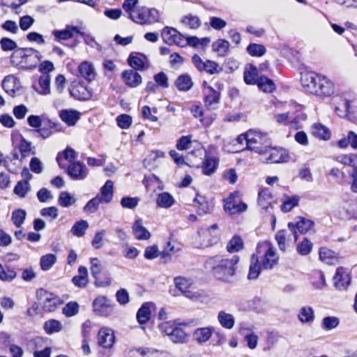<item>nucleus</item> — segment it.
<instances>
[{
    "instance_id": "e2e57ef3",
    "label": "nucleus",
    "mask_w": 357,
    "mask_h": 357,
    "mask_svg": "<svg viewBox=\"0 0 357 357\" xmlns=\"http://www.w3.org/2000/svg\"><path fill=\"white\" fill-rule=\"evenodd\" d=\"M136 354L140 355L141 357H164L162 352L149 348H139L136 350Z\"/></svg>"
},
{
    "instance_id": "774afa93",
    "label": "nucleus",
    "mask_w": 357,
    "mask_h": 357,
    "mask_svg": "<svg viewBox=\"0 0 357 357\" xmlns=\"http://www.w3.org/2000/svg\"><path fill=\"white\" fill-rule=\"evenodd\" d=\"M35 20L31 16L26 15L20 17L19 26L22 31H25L32 26Z\"/></svg>"
},
{
    "instance_id": "a878e982",
    "label": "nucleus",
    "mask_w": 357,
    "mask_h": 357,
    "mask_svg": "<svg viewBox=\"0 0 357 357\" xmlns=\"http://www.w3.org/2000/svg\"><path fill=\"white\" fill-rule=\"evenodd\" d=\"M20 142L15 146L20 153V161L22 162L26 157L29 156L31 153L35 154V152H31V142L26 140L22 135H20Z\"/></svg>"
},
{
    "instance_id": "423d86ee",
    "label": "nucleus",
    "mask_w": 357,
    "mask_h": 357,
    "mask_svg": "<svg viewBox=\"0 0 357 357\" xmlns=\"http://www.w3.org/2000/svg\"><path fill=\"white\" fill-rule=\"evenodd\" d=\"M94 312L102 317L109 316L113 311V305L110 300L106 296H98L93 302Z\"/></svg>"
},
{
    "instance_id": "dca6fc26",
    "label": "nucleus",
    "mask_w": 357,
    "mask_h": 357,
    "mask_svg": "<svg viewBox=\"0 0 357 357\" xmlns=\"http://www.w3.org/2000/svg\"><path fill=\"white\" fill-rule=\"evenodd\" d=\"M69 91L70 96L78 100H89L92 96L91 91L89 90L86 86L81 84L74 86L73 89Z\"/></svg>"
},
{
    "instance_id": "f03ea898",
    "label": "nucleus",
    "mask_w": 357,
    "mask_h": 357,
    "mask_svg": "<svg viewBox=\"0 0 357 357\" xmlns=\"http://www.w3.org/2000/svg\"><path fill=\"white\" fill-rule=\"evenodd\" d=\"M40 52L32 47H20L10 56V63L13 66L22 69L35 68L42 59Z\"/></svg>"
},
{
    "instance_id": "6e6552de",
    "label": "nucleus",
    "mask_w": 357,
    "mask_h": 357,
    "mask_svg": "<svg viewBox=\"0 0 357 357\" xmlns=\"http://www.w3.org/2000/svg\"><path fill=\"white\" fill-rule=\"evenodd\" d=\"M36 296L38 300L44 299L43 310L46 312H54L58 305V298L47 290L40 288L36 291Z\"/></svg>"
},
{
    "instance_id": "ddd939ff",
    "label": "nucleus",
    "mask_w": 357,
    "mask_h": 357,
    "mask_svg": "<svg viewBox=\"0 0 357 357\" xmlns=\"http://www.w3.org/2000/svg\"><path fill=\"white\" fill-rule=\"evenodd\" d=\"M333 280L335 287L339 289H345L350 284L349 275L342 266L337 268Z\"/></svg>"
},
{
    "instance_id": "09e8293b",
    "label": "nucleus",
    "mask_w": 357,
    "mask_h": 357,
    "mask_svg": "<svg viewBox=\"0 0 357 357\" xmlns=\"http://www.w3.org/2000/svg\"><path fill=\"white\" fill-rule=\"evenodd\" d=\"M76 199L67 191H62L60 192L58 203L64 208H68L73 204Z\"/></svg>"
},
{
    "instance_id": "a18cd8bd",
    "label": "nucleus",
    "mask_w": 357,
    "mask_h": 357,
    "mask_svg": "<svg viewBox=\"0 0 357 357\" xmlns=\"http://www.w3.org/2000/svg\"><path fill=\"white\" fill-rule=\"evenodd\" d=\"M300 197L298 195L288 196L287 199L283 202L281 206V210L283 212H289L294 207L298 205Z\"/></svg>"
},
{
    "instance_id": "f704fd0d",
    "label": "nucleus",
    "mask_w": 357,
    "mask_h": 357,
    "mask_svg": "<svg viewBox=\"0 0 357 357\" xmlns=\"http://www.w3.org/2000/svg\"><path fill=\"white\" fill-rule=\"evenodd\" d=\"M147 16L146 7H142L140 8H137L134 13H130V16H128V18L135 23L145 24H148Z\"/></svg>"
},
{
    "instance_id": "ea45409f",
    "label": "nucleus",
    "mask_w": 357,
    "mask_h": 357,
    "mask_svg": "<svg viewBox=\"0 0 357 357\" xmlns=\"http://www.w3.org/2000/svg\"><path fill=\"white\" fill-rule=\"evenodd\" d=\"M89 227V223L86 220H80L77 221L71 227L70 232L77 237H82L85 234L86 230Z\"/></svg>"
},
{
    "instance_id": "473e14b6",
    "label": "nucleus",
    "mask_w": 357,
    "mask_h": 357,
    "mask_svg": "<svg viewBox=\"0 0 357 357\" xmlns=\"http://www.w3.org/2000/svg\"><path fill=\"white\" fill-rule=\"evenodd\" d=\"M156 203L160 208H169L174 205L175 199L170 193L164 192L158 195Z\"/></svg>"
},
{
    "instance_id": "e433bc0d",
    "label": "nucleus",
    "mask_w": 357,
    "mask_h": 357,
    "mask_svg": "<svg viewBox=\"0 0 357 357\" xmlns=\"http://www.w3.org/2000/svg\"><path fill=\"white\" fill-rule=\"evenodd\" d=\"M229 48V43L225 39H218L212 44L213 51L217 52L220 56H225Z\"/></svg>"
},
{
    "instance_id": "a211bd4d",
    "label": "nucleus",
    "mask_w": 357,
    "mask_h": 357,
    "mask_svg": "<svg viewBox=\"0 0 357 357\" xmlns=\"http://www.w3.org/2000/svg\"><path fill=\"white\" fill-rule=\"evenodd\" d=\"M174 85L179 91H188L194 85L192 77L188 73L180 75L175 80Z\"/></svg>"
},
{
    "instance_id": "c9c22d12",
    "label": "nucleus",
    "mask_w": 357,
    "mask_h": 357,
    "mask_svg": "<svg viewBox=\"0 0 357 357\" xmlns=\"http://www.w3.org/2000/svg\"><path fill=\"white\" fill-rule=\"evenodd\" d=\"M257 85L260 90L266 93H272L276 89L273 80L263 75L259 77Z\"/></svg>"
},
{
    "instance_id": "bb28decb",
    "label": "nucleus",
    "mask_w": 357,
    "mask_h": 357,
    "mask_svg": "<svg viewBox=\"0 0 357 357\" xmlns=\"http://www.w3.org/2000/svg\"><path fill=\"white\" fill-rule=\"evenodd\" d=\"M132 231L138 240H147L151 237L150 232L143 226L142 219L136 220L132 225Z\"/></svg>"
},
{
    "instance_id": "0eeeda50",
    "label": "nucleus",
    "mask_w": 357,
    "mask_h": 357,
    "mask_svg": "<svg viewBox=\"0 0 357 357\" xmlns=\"http://www.w3.org/2000/svg\"><path fill=\"white\" fill-rule=\"evenodd\" d=\"M128 64L135 70H144L149 68V60L144 54L132 52L128 59Z\"/></svg>"
},
{
    "instance_id": "20e7f679",
    "label": "nucleus",
    "mask_w": 357,
    "mask_h": 357,
    "mask_svg": "<svg viewBox=\"0 0 357 357\" xmlns=\"http://www.w3.org/2000/svg\"><path fill=\"white\" fill-rule=\"evenodd\" d=\"M295 222H289L288 228L294 235V241L298 239L297 231L301 234H306L314 226V221L303 217L298 216L295 218Z\"/></svg>"
},
{
    "instance_id": "13d9d810",
    "label": "nucleus",
    "mask_w": 357,
    "mask_h": 357,
    "mask_svg": "<svg viewBox=\"0 0 357 357\" xmlns=\"http://www.w3.org/2000/svg\"><path fill=\"white\" fill-rule=\"evenodd\" d=\"M139 200L140 199L137 197L125 196L121 198L120 203L124 208L134 209L137 206Z\"/></svg>"
},
{
    "instance_id": "c03bdc74",
    "label": "nucleus",
    "mask_w": 357,
    "mask_h": 357,
    "mask_svg": "<svg viewBox=\"0 0 357 357\" xmlns=\"http://www.w3.org/2000/svg\"><path fill=\"white\" fill-rule=\"evenodd\" d=\"M43 328L47 334L50 335L59 332L62 329V325L58 320L50 319L44 323Z\"/></svg>"
},
{
    "instance_id": "9d476101",
    "label": "nucleus",
    "mask_w": 357,
    "mask_h": 357,
    "mask_svg": "<svg viewBox=\"0 0 357 357\" xmlns=\"http://www.w3.org/2000/svg\"><path fill=\"white\" fill-rule=\"evenodd\" d=\"M79 26L74 25H66L65 29L61 30L54 29L52 34L54 36L55 40H67L74 38L75 35H77L79 32Z\"/></svg>"
},
{
    "instance_id": "5701e85b",
    "label": "nucleus",
    "mask_w": 357,
    "mask_h": 357,
    "mask_svg": "<svg viewBox=\"0 0 357 357\" xmlns=\"http://www.w3.org/2000/svg\"><path fill=\"white\" fill-rule=\"evenodd\" d=\"M321 79L315 95L323 97L331 96L334 93L333 83L325 76Z\"/></svg>"
},
{
    "instance_id": "4be33fe9",
    "label": "nucleus",
    "mask_w": 357,
    "mask_h": 357,
    "mask_svg": "<svg viewBox=\"0 0 357 357\" xmlns=\"http://www.w3.org/2000/svg\"><path fill=\"white\" fill-rule=\"evenodd\" d=\"M220 99V93L215 90L212 86H208L207 91L204 93V102L207 108H211L213 105L218 104Z\"/></svg>"
},
{
    "instance_id": "cd10ccee",
    "label": "nucleus",
    "mask_w": 357,
    "mask_h": 357,
    "mask_svg": "<svg viewBox=\"0 0 357 357\" xmlns=\"http://www.w3.org/2000/svg\"><path fill=\"white\" fill-rule=\"evenodd\" d=\"M152 303L147 302L142 305L137 312L136 317L140 324H146L151 318V306Z\"/></svg>"
},
{
    "instance_id": "680f3d73",
    "label": "nucleus",
    "mask_w": 357,
    "mask_h": 357,
    "mask_svg": "<svg viewBox=\"0 0 357 357\" xmlns=\"http://www.w3.org/2000/svg\"><path fill=\"white\" fill-rule=\"evenodd\" d=\"M339 161L344 165L354 167V169L357 168V164L356 160L357 159V154H349V155H341L338 157Z\"/></svg>"
},
{
    "instance_id": "bf43d9fd",
    "label": "nucleus",
    "mask_w": 357,
    "mask_h": 357,
    "mask_svg": "<svg viewBox=\"0 0 357 357\" xmlns=\"http://www.w3.org/2000/svg\"><path fill=\"white\" fill-rule=\"evenodd\" d=\"M239 192L237 191L231 192L229 196L224 199V210L229 215H232L235 199L238 197Z\"/></svg>"
},
{
    "instance_id": "72a5a7b5",
    "label": "nucleus",
    "mask_w": 357,
    "mask_h": 357,
    "mask_svg": "<svg viewBox=\"0 0 357 357\" xmlns=\"http://www.w3.org/2000/svg\"><path fill=\"white\" fill-rule=\"evenodd\" d=\"M218 320L220 324L226 329H231L235 324V319L231 314L225 311L219 312L218 314Z\"/></svg>"
},
{
    "instance_id": "b1692460",
    "label": "nucleus",
    "mask_w": 357,
    "mask_h": 357,
    "mask_svg": "<svg viewBox=\"0 0 357 357\" xmlns=\"http://www.w3.org/2000/svg\"><path fill=\"white\" fill-rule=\"evenodd\" d=\"M100 199L104 204H109L112 202L114 196V183L112 181L107 180L100 188Z\"/></svg>"
},
{
    "instance_id": "1a4fd4ad",
    "label": "nucleus",
    "mask_w": 357,
    "mask_h": 357,
    "mask_svg": "<svg viewBox=\"0 0 357 357\" xmlns=\"http://www.w3.org/2000/svg\"><path fill=\"white\" fill-rule=\"evenodd\" d=\"M66 173L73 180H83L88 174L86 165L81 161L71 162L66 169Z\"/></svg>"
},
{
    "instance_id": "de8ad7c7",
    "label": "nucleus",
    "mask_w": 357,
    "mask_h": 357,
    "mask_svg": "<svg viewBox=\"0 0 357 357\" xmlns=\"http://www.w3.org/2000/svg\"><path fill=\"white\" fill-rule=\"evenodd\" d=\"M56 257L54 254H47L41 257L40 260V268L43 271L50 270L56 263Z\"/></svg>"
},
{
    "instance_id": "0e129e2a",
    "label": "nucleus",
    "mask_w": 357,
    "mask_h": 357,
    "mask_svg": "<svg viewBox=\"0 0 357 357\" xmlns=\"http://www.w3.org/2000/svg\"><path fill=\"white\" fill-rule=\"evenodd\" d=\"M179 250V248L176 249L174 245H172L170 241L167 243V245L163 250V251L160 253V257L162 259H165V262L170 261L172 255L176 253Z\"/></svg>"
},
{
    "instance_id": "7c9ffc66",
    "label": "nucleus",
    "mask_w": 357,
    "mask_h": 357,
    "mask_svg": "<svg viewBox=\"0 0 357 357\" xmlns=\"http://www.w3.org/2000/svg\"><path fill=\"white\" fill-rule=\"evenodd\" d=\"M312 135L323 140H328L331 137V132L330 130L325 126L321 123H315L312 128Z\"/></svg>"
},
{
    "instance_id": "aec40b11",
    "label": "nucleus",
    "mask_w": 357,
    "mask_h": 357,
    "mask_svg": "<svg viewBox=\"0 0 357 357\" xmlns=\"http://www.w3.org/2000/svg\"><path fill=\"white\" fill-rule=\"evenodd\" d=\"M77 156L76 151L73 148L68 146L63 151L58 153L56 160L61 169H65L66 166L62 163V158H64L71 163L75 161Z\"/></svg>"
},
{
    "instance_id": "603ef678",
    "label": "nucleus",
    "mask_w": 357,
    "mask_h": 357,
    "mask_svg": "<svg viewBox=\"0 0 357 357\" xmlns=\"http://www.w3.org/2000/svg\"><path fill=\"white\" fill-rule=\"evenodd\" d=\"M30 190V184L26 181H19L15 185L13 192L21 198L26 197L27 192Z\"/></svg>"
},
{
    "instance_id": "a19ab883",
    "label": "nucleus",
    "mask_w": 357,
    "mask_h": 357,
    "mask_svg": "<svg viewBox=\"0 0 357 357\" xmlns=\"http://www.w3.org/2000/svg\"><path fill=\"white\" fill-rule=\"evenodd\" d=\"M246 51L252 56L260 57L266 54V49L264 45L250 43L246 48Z\"/></svg>"
},
{
    "instance_id": "69168bd1",
    "label": "nucleus",
    "mask_w": 357,
    "mask_h": 357,
    "mask_svg": "<svg viewBox=\"0 0 357 357\" xmlns=\"http://www.w3.org/2000/svg\"><path fill=\"white\" fill-rule=\"evenodd\" d=\"M335 252L326 248H321L319 250V259L328 264H333Z\"/></svg>"
},
{
    "instance_id": "9b49d317",
    "label": "nucleus",
    "mask_w": 357,
    "mask_h": 357,
    "mask_svg": "<svg viewBox=\"0 0 357 357\" xmlns=\"http://www.w3.org/2000/svg\"><path fill=\"white\" fill-rule=\"evenodd\" d=\"M98 344L104 348L112 347L115 336L113 330L107 328H102L98 334Z\"/></svg>"
},
{
    "instance_id": "58836bf2",
    "label": "nucleus",
    "mask_w": 357,
    "mask_h": 357,
    "mask_svg": "<svg viewBox=\"0 0 357 357\" xmlns=\"http://www.w3.org/2000/svg\"><path fill=\"white\" fill-rule=\"evenodd\" d=\"M298 317L301 323H310L313 321L314 319V313L312 307L309 306L301 307Z\"/></svg>"
},
{
    "instance_id": "39448f33",
    "label": "nucleus",
    "mask_w": 357,
    "mask_h": 357,
    "mask_svg": "<svg viewBox=\"0 0 357 357\" xmlns=\"http://www.w3.org/2000/svg\"><path fill=\"white\" fill-rule=\"evenodd\" d=\"M323 77V75L311 72L302 75L301 80L305 91L315 95Z\"/></svg>"
},
{
    "instance_id": "4d7b16f0",
    "label": "nucleus",
    "mask_w": 357,
    "mask_h": 357,
    "mask_svg": "<svg viewBox=\"0 0 357 357\" xmlns=\"http://www.w3.org/2000/svg\"><path fill=\"white\" fill-rule=\"evenodd\" d=\"M312 249V243L310 241L304 238V239L297 245L296 251L301 255L305 256L310 253Z\"/></svg>"
},
{
    "instance_id": "c85d7f7f",
    "label": "nucleus",
    "mask_w": 357,
    "mask_h": 357,
    "mask_svg": "<svg viewBox=\"0 0 357 357\" xmlns=\"http://www.w3.org/2000/svg\"><path fill=\"white\" fill-rule=\"evenodd\" d=\"M78 71L80 76H82L89 82L95 79L96 74L93 68L87 61H84L79 66Z\"/></svg>"
},
{
    "instance_id": "4c0bfd02",
    "label": "nucleus",
    "mask_w": 357,
    "mask_h": 357,
    "mask_svg": "<svg viewBox=\"0 0 357 357\" xmlns=\"http://www.w3.org/2000/svg\"><path fill=\"white\" fill-rule=\"evenodd\" d=\"M243 248V241L240 236L234 235L227 245V250L229 253L240 251Z\"/></svg>"
},
{
    "instance_id": "3c124183",
    "label": "nucleus",
    "mask_w": 357,
    "mask_h": 357,
    "mask_svg": "<svg viewBox=\"0 0 357 357\" xmlns=\"http://www.w3.org/2000/svg\"><path fill=\"white\" fill-rule=\"evenodd\" d=\"M175 33H176V29L170 26L164 27L161 32L163 42L169 45H173Z\"/></svg>"
},
{
    "instance_id": "7ed1b4c3",
    "label": "nucleus",
    "mask_w": 357,
    "mask_h": 357,
    "mask_svg": "<svg viewBox=\"0 0 357 357\" xmlns=\"http://www.w3.org/2000/svg\"><path fill=\"white\" fill-rule=\"evenodd\" d=\"M262 150L264 151L260 155H267L265 160L268 163H283L289 160L290 156L285 149L264 146Z\"/></svg>"
},
{
    "instance_id": "5fc2aeb1",
    "label": "nucleus",
    "mask_w": 357,
    "mask_h": 357,
    "mask_svg": "<svg viewBox=\"0 0 357 357\" xmlns=\"http://www.w3.org/2000/svg\"><path fill=\"white\" fill-rule=\"evenodd\" d=\"M340 324V319L336 317H326L322 319L321 328L325 331L335 328Z\"/></svg>"
},
{
    "instance_id": "2eb2a0df",
    "label": "nucleus",
    "mask_w": 357,
    "mask_h": 357,
    "mask_svg": "<svg viewBox=\"0 0 357 357\" xmlns=\"http://www.w3.org/2000/svg\"><path fill=\"white\" fill-rule=\"evenodd\" d=\"M214 328L212 326L196 328L193 333V339L199 344L207 342L212 336Z\"/></svg>"
},
{
    "instance_id": "f8f14e48",
    "label": "nucleus",
    "mask_w": 357,
    "mask_h": 357,
    "mask_svg": "<svg viewBox=\"0 0 357 357\" xmlns=\"http://www.w3.org/2000/svg\"><path fill=\"white\" fill-rule=\"evenodd\" d=\"M121 77L125 84L132 88L138 86L142 82V76L133 69L124 70L121 73Z\"/></svg>"
},
{
    "instance_id": "6ab92c4d",
    "label": "nucleus",
    "mask_w": 357,
    "mask_h": 357,
    "mask_svg": "<svg viewBox=\"0 0 357 357\" xmlns=\"http://www.w3.org/2000/svg\"><path fill=\"white\" fill-rule=\"evenodd\" d=\"M59 117L68 126H73L80 119V112L74 109H63L59 112Z\"/></svg>"
},
{
    "instance_id": "37998d69",
    "label": "nucleus",
    "mask_w": 357,
    "mask_h": 357,
    "mask_svg": "<svg viewBox=\"0 0 357 357\" xmlns=\"http://www.w3.org/2000/svg\"><path fill=\"white\" fill-rule=\"evenodd\" d=\"M350 109V101L347 99H341L340 102L335 107V113L341 118L348 116Z\"/></svg>"
},
{
    "instance_id": "f3484780",
    "label": "nucleus",
    "mask_w": 357,
    "mask_h": 357,
    "mask_svg": "<svg viewBox=\"0 0 357 357\" xmlns=\"http://www.w3.org/2000/svg\"><path fill=\"white\" fill-rule=\"evenodd\" d=\"M19 80L13 75L5 77L1 83L3 89L11 97L16 96V92L19 90L17 84Z\"/></svg>"
},
{
    "instance_id": "412c9836",
    "label": "nucleus",
    "mask_w": 357,
    "mask_h": 357,
    "mask_svg": "<svg viewBox=\"0 0 357 357\" xmlns=\"http://www.w3.org/2000/svg\"><path fill=\"white\" fill-rule=\"evenodd\" d=\"M219 165V159L214 156H205L202 162V172L204 175L210 176L217 169Z\"/></svg>"
},
{
    "instance_id": "49530a36",
    "label": "nucleus",
    "mask_w": 357,
    "mask_h": 357,
    "mask_svg": "<svg viewBox=\"0 0 357 357\" xmlns=\"http://www.w3.org/2000/svg\"><path fill=\"white\" fill-rule=\"evenodd\" d=\"M38 84L41 89L37 91L41 95H48L50 93V76L49 75H40L38 79Z\"/></svg>"
},
{
    "instance_id": "f257e3e1",
    "label": "nucleus",
    "mask_w": 357,
    "mask_h": 357,
    "mask_svg": "<svg viewBox=\"0 0 357 357\" xmlns=\"http://www.w3.org/2000/svg\"><path fill=\"white\" fill-rule=\"evenodd\" d=\"M238 261L239 257L238 255H234L231 259L217 255L208 259L206 264L211 269L213 275L218 280L229 282L230 278L235 274V266Z\"/></svg>"
},
{
    "instance_id": "393cba45",
    "label": "nucleus",
    "mask_w": 357,
    "mask_h": 357,
    "mask_svg": "<svg viewBox=\"0 0 357 357\" xmlns=\"http://www.w3.org/2000/svg\"><path fill=\"white\" fill-rule=\"evenodd\" d=\"M278 263V258L275 257V252L272 247L266 250L262 261L261 266L264 269L271 270Z\"/></svg>"
},
{
    "instance_id": "6e6d98bb",
    "label": "nucleus",
    "mask_w": 357,
    "mask_h": 357,
    "mask_svg": "<svg viewBox=\"0 0 357 357\" xmlns=\"http://www.w3.org/2000/svg\"><path fill=\"white\" fill-rule=\"evenodd\" d=\"M100 204H104L98 195L95 197L90 199L84 207V211L89 213H95Z\"/></svg>"
},
{
    "instance_id": "052dcab7",
    "label": "nucleus",
    "mask_w": 357,
    "mask_h": 357,
    "mask_svg": "<svg viewBox=\"0 0 357 357\" xmlns=\"http://www.w3.org/2000/svg\"><path fill=\"white\" fill-rule=\"evenodd\" d=\"M79 307V306L77 302L70 301L66 304L62 310V312L67 317H70L78 313Z\"/></svg>"
},
{
    "instance_id": "4468645a",
    "label": "nucleus",
    "mask_w": 357,
    "mask_h": 357,
    "mask_svg": "<svg viewBox=\"0 0 357 357\" xmlns=\"http://www.w3.org/2000/svg\"><path fill=\"white\" fill-rule=\"evenodd\" d=\"M259 70L252 63L246 66L243 73V79L245 84L249 85L257 84L259 80Z\"/></svg>"
},
{
    "instance_id": "2f4dec72",
    "label": "nucleus",
    "mask_w": 357,
    "mask_h": 357,
    "mask_svg": "<svg viewBox=\"0 0 357 357\" xmlns=\"http://www.w3.org/2000/svg\"><path fill=\"white\" fill-rule=\"evenodd\" d=\"M261 266H260L259 263L258 257L255 254L252 255L251 263L249 267V272L248 275V280H255L257 279L261 270Z\"/></svg>"
},
{
    "instance_id": "8fccbe9b",
    "label": "nucleus",
    "mask_w": 357,
    "mask_h": 357,
    "mask_svg": "<svg viewBox=\"0 0 357 357\" xmlns=\"http://www.w3.org/2000/svg\"><path fill=\"white\" fill-rule=\"evenodd\" d=\"M26 216V213L24 209H16L12 213L11 220L16 227H20L24 223Z\"/></svg>"
},
{
    "instance_id": "338daca9",
    "label": "nucleus",
    "mask_w": 357,
    "mask_h": 357,
    "mask_svg": "<svg viewBox=\"0 0 357 357\" xmlns=\"http://www.w3.org/2000/svg\"><path fill=\"white\" fill-rule=\"evenodd\" d=\"M132 117L126 114H120L116 117V123L121 129H128L132 124Z\"/></svg>"
},
{
    "instance_id": "79ce46f5",
    "label": "nucleus",
    "mask_w": 357,
    "mask_h": 357,
    "mask_svg": "<svg viewBox=\"0 0 357 357\" xmlns=\"http://www.w3.org/2000/svg\"><path fill=\"white\" fill-rule=\"evenodd\" d=\"M169 337L174 343L176 344H183L187 342L186 333L178 325L174 328V332Z\"/></svg>"
},
{
    "instance_id": "c756f323",
    "label": "nucleus",
    "mask_w": 357,
    "mask_h": 357,
    "mask_svg": "<svg viewBox=\"0 0 357 357\" xmlns=\"http://www.w3.org/2000/svg\"><path fill=\"white\" fill-rule=\"evenodd\" d=\"M79 275L72 278V282L78 287L84 288L88 283V271L84 266H79L78 268Z\"/></svg>"
},
{
    "instance_id": "864d4df0",
    "label": "nucleus",
    "mask_w": 357,
    "mask_h": 357,
    "mask_svg": "<svg viewBox=\"0 0 357 357\" xmlns=\"http://www.w3.org/2000/svg\"><path fill=\"white\" fill-rule=\"evenodd\" d=\"M0 46L3 52H15L16 50H18L19 48L15 41L7 37H3L1 38Z\"/></svg>"
}]
</instances>
